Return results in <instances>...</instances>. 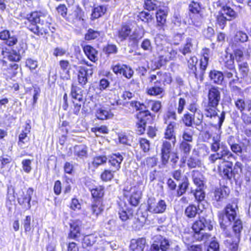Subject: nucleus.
Listing matches in <instances>:
<instances>
[{"label": "nucleus", "mask_w": 251, "mask_h": 251, "mask_svg": "<svg viewBox=\"0 0 251 251\" xmlns=\"http://www.w3.org/2000/svg\"><path fill=\"white\" fill-rule=\"evenodd\" d=\"M221 148L222 150L219 154L223 161L220 162L217 166L218 175L223 179L226 181H231L232 179L237 181L240 178L241 174L242 173L243 165L241 162L236 161L233 167L232 162L225 161V158H235L234 154L229 150L226 145H222Z\"/></svg>", "instance_id": "1"}, {"label": "nucleus", "mask_w": 251, "mask_h": 251, "mask_svg": "<svg viewBox=\"0 0 251 251\" xmlns=\"http://www.w3.org/2000/svg\"><path fill=\"white\" fill-rule=\"evenodd\" d=\"M25 24L26 27L37 35L47 34L49 31L54 32V28L50 25L52 19L46 12L35 11L26 16Z\"/></svg>", "instance_id": "2"}, {"label": "nucleus", "mask_w": 251, "mask_h": 251, "mask_svg": "<svg viewBox=\"0 0 251 251\" xmlns=\"http://www.w3.org/2000/svg\"><path fill=\"white\" fill-rule=\"evenodd\" d=\"M177 124L171 122L165 129L161 147V162L162 165H167L170 158L172 149L176 143V136L175 131Z\"/></svg>", "instance_id": "3"}, {"label": "nucleus", "mask_w": 251, "mask_h": 251, "mask_svg": "<svg viewBox=\"0 0 251 251\" xmlns=\"http://www.w3.org/2000/svg\"><path fill=\"white\" fill-rule=\"evenodd\" d=\"M221 100V93L219 88L211 86L207 93V102L204 105L206 117L212 118L218 115V106Z\"/></svg>", "instance_id": "4"}, {"label": "nucleus", "mask_w": 251, "mask_h": 251, "mask_svg": "<svg viewBox=\"0 0 251 251\" xmlns=\"http://www.w3.org/2000/svg\"><path fill=\"white\" fill-rule=\"evenodd\" d=\"M238 201L237 199H233L230 202L226 204L223 211L218 215L220 226L222 230L229 229L228 225L227 224V222L224 218L226 217L227 219L229 225H230L232 221L238 218Z\"/></svg>", "instance_id": "5"}, {"label": "nucleus", "mask_w": 251, "mask_h": 251, "mask_svg": "<svg viewBox=\"0 0 251 251\" xmlns=\"http://www.w3.org/2000/svg\"><path fill=\"white\" fill-rule=\"evenodd\" d=\"M205 227L211 231L213 226L210 220H207L204 217H199L192 224V235L197 241L209 240L211 235L207 233H203L202 231Z\"/></svg>", "instance_id": "6"}, {"label": "nucleus", "mask_w": 251, "mask_h": 251, "mask_svg": "<svg viewBox=\"0 0 251 251\" xmlns=\"http://www.w3.org/2000/svg\"><path fill=\"white\" fill-rule=\"evenodd\" d=\"M141 182H127L123 189V195L127 199L128 203L132 207H137L141 199L142 193L140 189Z\"/></svg>", "instance_id": "7"}, {"label": "nucleus", "mask_w": 251, "mask_h": 251, "mask_svg": "<svg viewBox=\"0 0 251 251\" xmlns=\"http://www.w3.org/2000/svg\"><path fill=\"white\" fill-rule=\"evenodd\" d=\"M135 118L136 119V132L138 135H142L145 133L147 125L153 123L155 115L146 108L143 110L137 112Z\"/></svg>", "instance_id": "8"}, {"label": "nucleus", "mask_w": 251, "mask_h": 251, "mask_svg": "<svg viewBox=\"0 0 251 251\" xmlns=\"http://www.w3.org/2000/svg\"><path fill=\"white\" fill-rule=\"evenodd\" d=\"M235 105L241 113V119L243 123L249 125L251 124V100H245L238 99L235 101Z\"/></svg>", "instance_id": "9"}, {"label": "nucleus", "mask_w": 251, "mask_h": 251, "mask_svg": "<svg viewBox=\"0 0 251 251\" xmlns=\"http://www.w3.org/2000/svg\"><path fill=\"white\" fill-rule=\"evenodd\" d=\"M167 204L163 200H159L158 201L153 197L149 198L147 200L146 210L152 214H162L166 210Z\"/></svg>", "instance_id": "10"}, {"label": "nucleus", "mask_w": 251, "mask_h": 251, "mask_svg": "<svg viewBox=\"0 0 251 251\" xmlns=\"http://www.w3.org/2000/svg\"><path fill=\"white\" fill-rule=\"evenodd\" d=\"M226 239L224 241L226 251H238L240 239L236 236H232L230 229L223 230Z\"/></svg>", "instance_id": "11"}, {"label": "nucleus", "mask_w": 251, "mask_h": 251, "mask_svg": "<svg viewBox=\"0 0 251 251\" xmlns=\"http://www.w3.org/2000/svg\"><path fill=\"white\" fill-rule=\"evenodd\" d=\"M34 192L35 190L33 188L28 187L26 190L25 193L23 192L22 194L18 197V203L24 211L30 209L31 207V201Z\"/></svg>", "instance_id": "12"}, {"label": "nucleus", "mask_w": 251, "mask_h": 251, "mask_svg": "<svg viewBox=\"0 0 251 251\" xmlns=\"http://www.w3.org/2000/svg\"><path fill=\"white\" fill-rule=\"evenodd\" d=\"M81 221L75 220L70 224V229L68 234L67 238L79 241L82 236L81 231Z\"/></svg>", "instance_id": "13"}, {"label": "nucleus", "mask_w": 251, "mask_h": 251, "mask_svg": "<svg viewBox=\"0 0 251 251\" xmlns=\"http://www.w3.org/2000/svg\"><path fill=\"white\" fill-rule=\"evenodd\" d=\"M170 246L169 240L162 236L156 238L151 246V251H168Z\"/></svg>", "instance_id": "14"}, {"label": "nucleus", "mask_w": 251, "mask_h": 251, "mask_svg": "<svg viewBox=\"0 0 251 251\" xmlns=\"http://www.w3.org/2000/svg\"><path fill=\"white\" fill-rule=\"evenodd\" d=\"M123 159V155L119 152L111 153L107 158L110 167L116 171H119L121 169Z\"/></svg>", "instance_id": "15"}, {"label": "nucleus", "mask_w": 251, "mask_h": 251, "mask_svg": "<svg viewBox=\"0 0 251 251\" xmlns=\"http://www.w3.org/2000/svg\"><path fill=\"white\" fill-rule=\"evenodd\" d=\"M105 209L104 201H92L90 205V211L91 214L94 217L98 218L101 215Z\"/></svg>", "instance_id": "16"}, {"label": "nucleus", "mask_w": 251, "mask_h": 251, "mask_svg": "<svg viewBox=\"0 0 251 251\" xmlns=\"http://www.w3.org/2000/svg\"><path fill=\"white\" fill-rule=\"evenodd\" d=\"M165 80L162 79L156 80L154 82V86L147 89L146 93L151 96H156L163 93L164 91Z\"/></svg>", "instance_id": "17"}, {"label": "nucleus", "mask_w": 251, "mask_h": 251, "mask_svg": "<svg viewBox=\"0 0 251 251\" xmlns=\"http://www.w3.org/2000/svg\"><path fill=\"white\" fill-rule=\"evenodd\" d=\"M159 53L160 54V61L165 63L170 60H174L176 58L177 51L173 49L171 45H169L168 46L164 47L163 51Z\"/></svg>", "instance_id": "18"}, {"label": "nucleus", "mask_w": 251, "mask_h": 251, "mask_svg": "<svg viewBox=\"0 0 251 251\" xmlns=\"http://www.w3.org/2000/svg\"><path fill=\"white\" fill-rule=\"evenodd\" d=\"M89 191L91 193L92 201H104L105 188L103 185H99L89 188Z\"/></svg>", "instance_id": "19"}, {"label": "nucleus", "mask_w": 251, "mask_h": 251, "mask_svg": "<svg viewBox=\"0 0 251 251\" xmlns=\"http://www.w3.org/2000/svg\"><path fill=\"white\" fill-rule=\"evenodd\" d=\"M113 71L115 74L122 75L126 78H130L133 74V71L130 67L119 64L113 66Z\"/></svg>", "instance_id": "20"}, {"label": "nucleus", "mask_w": 251, "mask_h": 251, "mask_svg": "<svg viewBox=\"0 0 251 251\" xmlns=\"http://www.w3.org/2000/svg\"><path fill=\"white\" fill-rule=\"evenodd\" d=\"M213 193V200L217 202L221 201L228 197L229 194V189L227 187L223 186L216 188Z\"/></svg>", "instance_id": "21"}, {"label": "nucleus", "mask_w": 251, "mask_h": 251, "mask_svg": "<svg viewBox=\"0 0 251 251\" xmlns=\"http://www.w3.org/2000/svg\"><path fill=\"white\" fill-rule=\"evenodd\" d=\"M146 245V239L145 237L132 239L129 245L131 251H144Z\"/></svg>", "instance_id": "22"}, {"label": "nucleus", "mask_w": 251, "mask_h": 251, "mask_svg": "<svg viewBox=\"0 0 251 251\" xmlns=\"http://www.w3.org/2000/svg\"><path fill=\"white\" fill-rule=\"evenodd\" d=\"M231 223H233L231 226L232 230H230L232 233V236H236L241 238V232L243 229L242 220L238 217L235 219V220L232 221ZM228 225L229 227L230 225L228 224ZM228 228L230 229L229 227Z\"/></svg>", "instance_id": "23"}, {"label": "nucleus", "mask_w": 251, "mask_h": 251, "mask_svg": "<svg viewBox=\"0 0 251 251\" xmlns=\"http://www.w3.org/2000/svg\"><path fill=\"white\" fill-rule=\"evenodd\" d=\"M190 182L188 177L184 175L181 182L178 183L177 188L176 190V195L179 197L184 194L188 189Z\"/></svg>", "instance_id": "24"}, {"label": "nucleus", "mask_w": 251, "mask_h": 251, "mask_svg": "<svg viewBox=\"0 0 251 251\" xmlns=\"http://www.w3.org/2000/svg\"><path fill=\"white\" fill-rule=\"evenodd\" d=\"M202 210L200 209L199 205H195L194 204H189L184 211L185 215L189 219L195 218L197 215L200 214Z\"/></svg>", "instance_id": "25"}, {"label": "nucleus", "mask_w": 251, "mask_h": 251, "mask_svg": "<svg viewBox=\"0 0 251 251\" xmlns=\"http://www.w3.org/2000/svg\"><path fill=\"white\" fill-rule=\"evenodd\" d=\"M118 215L121 221L126 222L133 218L134 210L129 207H126L125 208L121 207L119 211Z\"/></svg>", "instance_id": "26"}, {"label": "nucleus", "mask_w": 251, "mask_h": 251, "mask_svg": "<svg viewBox=\"0 0 251 251\" xmlns=\"http://www.w3.org/2000/svg\"><path fill=\"white\" fill-rule=\"evenodd\" d=\"M33 90V94L32 95V99L30 100V105L32 106H34L37 103L38 97L41 93V90L39 87L35 85L32 86L31 87L27 88L25 90V94H29L30 96H31V91Z\"/></svg>", "instance_id": "27"}, {"label": "nucleus", "mask_w": 251, "mask_h": 251, "mask_svg": "<svg viewBox=\"0 0 251 251\" xmlns=\"http://www.w3.org/2000/svg\"><path fill=\"white\" fill-rule=\"evenodd\" d=\"M74 154L76 159H83L87 156L88 148L84 145H75L74 147Z\"/></svg>", "instance_id": "28"}, {"label": "nucleus", "mask_w": 251, "mask_h": 251, "mask_svg": "<svg viewBox=\"0 0 251 251\" xmlns=\"http://www.w3.org/2000/svg\"><path fill=\"white\" fill-rule=\"evenodd\" d=\"M83 50L88 58L92 62L98 60V51L90 45H86L83 47Z\"/></svg>", "instance_id": "29"}, {"label": "nucleus", "mask_w": 251, "mask_h": 251, "mask_svg": "<svg viewBox=\"0 0 251 251\" xmlns=\"http://www.w3.org/2000/svg\"><path fill=\"white\" fill-rule=\"evenodd\" d=\"M131 33L130 26L126 24H123L118 31V36L121 41H123L127 39Z\"/></svg>", "instance_id": "30"}, {"label": "nucleus", "mask_w": 251, "mask_h": 251, "mask_svg": "<svg viewBox=\"0 0 251 251\" xmlns=\"http://www.w3.org/2000/svg\"><path fill=\"white\" fill-rule=\"evenodd\" d=\"M31 126L29 124H26L20 134L19 135L18 144L19 146H23L25 144L26 142L29 141V138L27 137V135L30 133Z\"/></svg>", "instance_id": "31"}, {"label": "nucleus", "mask_w": 251, "mask_h": 251, "mask_svg": "<svg viewBox=\"0 0 251 251\" xmlns=\"http://www.w3.org/2000/svg\"><path fill=\"white\" fill-rule=\"evenodd\" d=\"M154 42L156 46V50L159 53L163 51L164 47L168 46L170 45L167 43L166 38L161 34L156 35Z\"/></svg>", "instance_id": "32"}, {"label": "nucleus", "mask_w": 251, "mask_h": 251, "mask_svg": "<svg viewBox=\"0 0 251 251\" xmlns=\"http://www.w3.org/2000/svg\"><path fill=\"white\" fill-rule=\"evenodd\" d=\"M70 16H71L70 18L74 22H80L83 23L84 21V12L78 6L76 7L73 13L70 15Z\"/></svg>", "instance_id": "33"}, {"label": "nucleus", "mask_w": 251, "mask_h": 251, "mask_svg": "<svg viewBox=\"0 0 251 251\" xmlns=\"http://www.w3.org/2000/svg\"><path fill=\"white\" fill-rule=\"evenodd\" d=\"M97 241V237L94 234L84 235L82 240V246L83 248L92 247Z\"/></svg>", "instance_id": "34"}, {"label": "nucleus", "mask_w": 251, "mask_h": 251, "mask_svg": "<svg viewBox=\"0 0 251 251\" xmlns=\"http://www.w3.org/2000/svg\"><path fill=\"white\" fill-rule=\"evenodd\" d=\"M97 119L100 120L109 119L113 117V114L110 111H107L102 108L97 109L95 113Z\"/></svg>", "instance_id": "35"}, {"label": "nucleus", "mask_w": 251, "mask_h": 251, "mask_svg": "<svg viewBox=\"0 0 251 251\" xmlns=\"http://www.w3.org/2000/svg\"><path fill=\"white\" fill-rule=\"evenodd\" d=\"M147 104L150 106L151 111L154 114L160 113L162 108V102L158 100H149L147 101Z\"/></svg>", "instance_id": "36"}, {"label": "nucleus", "mask_w": 251, "mask_h": 251, "mask_svg": "<svg viewBox=\"0 0 251 251\" xmlns=\"http://www.w3.org/2000/svg\"><path fill=\"white\" fill-rule=\"evenodd\" d=\"M117 172L115 170L104 169L100 175V178L103 182H109L111 181L114 177V173Z\"/></svg>", "instance_id": "37"}, {"label": "nucleus", "mask_w": 251, "mask_h": 251, "mask_svg": "<svg viewBox=\"0 0 251 251\" xmlns=\"http://www.w3.org/2000/svg\"><path fill=\"white\" fill-rule=\"evenodd\" d=\"M1 54L4 58H7L10 61L18 62L21 60V56L18 54L17 50H13L11 52H7L2 49Z\"/></svg>", "instance_id": "38"}, {"label": "nucleus", "mask_w": 251, "mask_h": 251, "mask_svg": "<svg viewBox=\"0 0 251 251\" xmlns=\"http://www.w3.org/2000/svg\"><path fill=\"white\" fill-rule=\"evenodd\" d=\"M168 11L165 9H159L156 13V18L157 25L159 26H163L166 22Z\"/></svg>", "instance_id": "39"}, {"label": "nucleus", "mask_w": 251, "mask_h": 251, "mask_svg": "<svg viewBox=\"0 0 251 251\" xmlns=\"http://www.w3.org/2000/svg\"><path fill=\"white\" fill-rule=\"evenodd\" d=\"M193 173L192 177L194 183L198 188H203L204 177L202 174L198 171H193Z\"/></svg>", "instance_id": "40"}, {"label": "nucleus", "mask_w": 251, "mask_h": 251, "mask_svg": "<svg viewBox=\"0 0 251 251\" xmlns=\"http://www.w3.org/2000/svg\"><path fill=\"white\" fill-rule=\"evenodd\" d=\"M70 95L74 99L77 100L79 101H83V98L82 91L81 89L76 85V84H72Z\"/></svg>", "instance_id": "41"}, {"label": "nucleus", "mask_w": 251, "mask_h": 251, "mask_svg": "<svg viewBox=\"0 0 251 251\" xmlns=\"http://www.w3.org/2000/svg\"><path fill=\"white\" fill-rule=\"evenodd\" d=\"M138 143L140 149L144 153L148 152L151 149V143L146 138L140 137L138 139Z\"/></svg>", "instance_id": "42"}, {"label": "nucleus", "mask_w": 251, "mask_h": 251, "mask_svg": "<svg viewBox=\"0 0 251 251\" xmlns=\"http://www.w3.org/2000/svg\"><path fill=\"white\" fill-rule=\"evenodd\" d=\"M195 115L186 112L182 117V121L186 126H192L195 123Z\"/></svg>", "instance_id": "43"}, {"label": "nucleus", "mask_w": 251, "mask_h": 251, "mask_svg": "<svg viewBox=\"0 0 251 251\" xmlns=\"http://www.w3.org/2000/svg\"><path fill=\"white\" fill-rule=\"evenodd\" d=\"M193 145L192 143L179 142V150L181 153L185 156H188L192 149Z\"/></svg>", "instance_id": "44"}, {"label": "nucleus", "mask_w": 251, "mask_h": 251, "mask_svg": "<svg viewBox=\"0 0 251 251\" xmlns=\"http://www.w3.org/2000/svg\"><path fill=\"white\" fill-rule=\"evenodd\" d=\"M160 6V2L157 0H145L143 7L149 11L155 10Z\"/></svg>", "instance_id": "45"}, {"label": "nucleus", "mask_w": 251, "mask_h": 251, "mask_svg": "<svg viewBox=\"0 0 251 251\" xmlns=\"http://www.w3.org/2000/svg\"><path fill=\"white\" fill-rule=\"evenodd\" d=\"M194 131L186 129L182 134V140L180 142L192 143L193 141Z\"/></svg>", "instance_id": "46"}, {"label": "nucleus", "mask_w": 251, "mask_h": 251, "mask_svg": "<svg viewBox=\"0 0 251 251\" xmlns=\"http://www.w3.org/2000/svg\"><path fill=\"white\" fill-rule=\"evenodd\" d=\"M107 157L105 155H98L93 157L92 164L95 168L103 165L106 163Z\"/></svg>", "instance_id": "47"}, {"label": "nucleus", "mask_w": 251, "mask_h": 251, "mask_svg": "<svg viewBox=\"0 0 251 251\" xmlns=\"http://www.w3.org/2000/svg\"><path fill=\"white\" fill-rule=\"evenodd\" d=\"M106 8L104 6H99L93 9L92 18L97 19L102 16L106 12Z\"/></svg>", "instance_id": "48"}, {"label": "nucleus", "mask_w": 251, "mask_h": 251, "mask_svg": "<svg viewBox=\"0 0 251 251\" xmlns=\"http://www.w3.org/2000/svg\"><path fill=\"white\" fill-rule=\"evenodd\" d=\"M187 165L189 169L200 167L201 166V161L198 158L191 156L187 160Z\"/></svg>", "instance_id": "49"}, {"label": "nucleus", "mask_w": 251, "mask_h": 251, "mask_svg": "<svg viewBox=\"0 0 251 251\" xmlns=\"http://www.w3.org/2000/svg\"><path fill=\"white\" fill-rule=\"evenodd\" d=\"M248 35L241 30L237 31L234 36V40L236 42L244 43L248 40Z\"/></svg>", "instance_id": "50"}, {"label": "nucleus", "mask_w": 251, "mask_h": 251, "mask_svg": "<svg viewBox=\"0 0 251 251\" xmlns=\"http://www.w3.org/2000/svg\"><path fill=\"white\" fill-rule=\"evenodd\" d=\"M186 108L191 114L195 115L199 110V105L198 103V100L195 99L192 100L191 102L188 103Z\"/></svg>", "instance_id": "51"}, {"label": "nucleus", "mask_w": 251, "mask_h": 251, "mask_svg": "<svg viewBox=\"0 0 251 251\" xmlns=\"http://www.w3.org/2000/svg\"><path fill=\"white\" fill-rule=\"evenodd\" d=\"M221 146L220 137H213L212 142L210 144L211 151L216 152L220 150Z\"/></svg>", "instance_id": "52"}, {"label": "nucleus", "mask_w": 251, "mask_h": 251, "mask_svg": "<svg viewBox=\"0 0 251 251\" xmlns=\"http://www.w3.org/2000/svg\"><path fill=\"white\" fill-rule=\"evenodd\" d=\"M203 188H198L195 190L194 193V195L196 201L198 203H200L204 200L205 194L203 190Z\"/></svg>", "instance_id": "53"}, {"label": "nucleus", "mask_w": 251, "mask_h": 251, "mask_svg": "<svg viewBox=\"0 0 251 251\" xmlns=\"http://www.w3.org/2000/svg\"><path fill=\"white\" fill-rule=\"evenodd\" d=\"M222 14L227 16L228 19L235 18L236 16V13L229 6H223L222 11L221 12Z\"/></svg>", "instance_id": "54"}, {"label": "nucleus", "mask_w": 251, "mask_h": 251, "mask_svg": "<svg viewBox=\"0 0 251 251\" xmlns=\"http://www.w3.org/2000/svg\"><path fill=\"white\" fill-rule=\"evenodd\" d=\"M138 17L143 22L149 23L153 20V16L150 13L143 11L139 13Z\"/></svg>", "instance_id": "55"}, {"label": "nucleus", "mask_w": 251, "mask_h": 251, "mask_svg": "<svg viewBox=\"0 0 251 251\" xmlns=\"http://www.w3.org/2000/svg\"><path fill=\"white\" fill-rule=\"evenodd\" d=\"M192 47V39L191 38H187L185 46L182 49H180L179 51L185 55L191 52Z\"/></svg>", "instance_id": "56"}, {"label": "nucleus", "mask_w": 251, "mask_h": 251, "mask_svg": "<svg viewBox=\"0 0 251 251\" xmlns=\"http://www.w3.org/2000/svg\"><path fill=\"white\" fill-rule=\"evenodd\" d=\"M143 36V35L140 32V31L136 29L133 31L132 34L129 35L128 39L134 43H137Z\"/></svg>", "instance_id": "57"}, {"label": "nucleus", "mask_w": 251, "mask_h": 251, "mask_svg": "<svg viewBox=\"0 0 251 251\" xmlns=\"http://www.w3.org/2000/svg\"><path fill=\"white\" fill-rule=\"evenodd\" d=\"M108 100L111 105L115 106L121 104V102L118 94L115 93H110Z\"/></svg>", "instance_id": "58"}, {"label": "nucleus", "mask_w": 251, "mask_h": 251, "mask_svg": "<svg viewBox=\"0 0 251 251\" xmlns=\"http://www.w3.org/2000/svg\"><path fill=\"white\" fill-rule=\"evenodd\" d=\"M157 161V158L155 156L148 157L145 159L142 164L148 168H152L156 165Z\"/></svg>", "instance_id": "59"}, {"label": "nucleus", "mask_w": 251, "mask_h": 251, "mask_svg": "<svg viewBox=\"0 0 251 251\" xmlns=\"http://www.w3.org/2000/svg\"><path fill=\"white\" fill-rule=\"evenodd\" d=\"M234 59L238 62V64L241 63L245 62V57L244 55L243 52L239 49H237L234 50V54H233Z\"/></svg>", "instance_id": "60"}, {"label": "nucleus", "mask_w": 251, "mask_h": 251, "mask_svg": "<svg viewBox=\"0 0 251 251\" xmlns=\"http://www.w3.org/2000/svg\"><path fill=\"white\" fill-rule=\"evenodd\" d=\"M234 57L232 54H227L226 56L225 66L227 69H234Z\"/></svg>", "instance_id": "61"}, {"label": "nucleus", "mask_w": 251, "mask_h": 251, "mask_svg": "<svg viewBox=\"0 0 251 251\" xmlns=\"http://www.w3.org/2000/svg\"><path fill=\"white\" fill-rule=\"evenodd\" d=\"M230 20V19H228L227 17H225V16L221 13L219 12V15L217 17V22L221 28L223 29L225 26L226 23V21Z\"/></svg>", "instance_id": "62"}, {"label": "nucleus", "mask_w": 251, "mask_h": 251, "mask_svg": "<svg viewBox=\"0 0 251 251\" xmlns=\"http://www.w3.org/2000/svg\"><path fill=\"white\" fill-rule=\"evenodd\" d=\"M129 103L130 106L135 108L136 111L138 112L140 111V110H143L144 108L145 109L147 108L146 106L144 103L140 102V101L137 100L131 101Z\"/></svg>", "instance_id": "63"}, {"label": "nucleus", "mask_w": 251, "mask_h": 251, "mask_svg": "<svg viewBox=\"0 0 251 251\" xmlns=\"http://www.w3.org/2000/svg\"><path fill=\"white\" fill-rule=\"evenodd\" d=\"M100 35L99 31L89 29L85 35V39L86 40H90L98 38Z\"/></svg>", "instance_id": "64"}]
</instances>
